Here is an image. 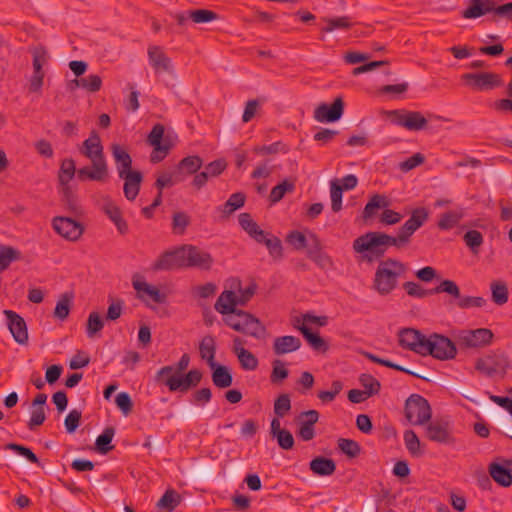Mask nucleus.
<instances>
[{
    "mask_svg": "<svg viewBox=\"0 0 512 512\" xmlns=\"http://www.w3.org/2000/svg\"><path fill=\"white\" fill-rule=\"evenodd\" d=\"M20 252L11 246H3L0 251V273L6 270L11 262L20 259Z\"/></svg>",
    "mask_w": 512,
    "mask_h": 512,
    "instance_id": "47",
    "label": "nucleus"
},
{
    "mask_svg": "<svg viewBox=\"0 0 512 512\" xmlns=\"http://www.w3.org/2000/svg\"><path fill=\"white\" fill-rule=\"evenodd\" d=\"M77 87H81L88 92L95 93L98 92L102 87V79L97 74H91L87 77L80 78L78 82H76Z\"/></svg>",
    "mask_w": 512,
    "mask_h": 512,
    "instance_id": "54",
    "label": "nucleus"
},
{
    "mask_svg": "<svg viewBox=\"0 0 512 512\" xmlns=\"http://www.w3.org/2000/svg\"><path fill=\"white\" fill-rule=\"evenodd\" d=\"M304 338L307 340V342L311 345V347L314 350L317 351H326L327 345L324 341V339L318 334L313 333L310 328H308L306 325H302L298 327Z\"/></svg>",
    "mask_w": 512,
    "mask_h": 512,
    "instance_id": "44",
    "label": "nucleus"
},
{
    "mask_svg": "<svg viewBox=\"0 0 512 512\" xmlns=\"http://www.w3.org/2000/svg\"><path fill=\"white\" fill-rule=\"evenodd\" d=\"M148 60L155 73H173L174 67L170 57L158 45H150L147 50Z\"/></svg>",
    "mask_w": 512,
    "mask_h": 512,
    "instance_id": "21",
    "label": "nucleus"
},
{
    "mask_svg": "<svg viewBox=\"0 0 512 512\" xmlns=\"http://www.w3.org/2000/svg\"><path fill=\"white\" fill-rule=\"evenodd\" d=\"M104 327L100 314L93 311L89 314L86 324V332L89 338H94Z\"/></svg>",
    "mask_w": 512,
    "mask_h": 512,
    "instance_id": "51",
    "label": "nucleus"
},
{
    "mask_svg": "<svg viewBox=\"0 0 512 512\" xmlns=\"http://www.w3.org/2000/svg\"><path fill=\"white\" fill-rule=\"evenodd\" d=\"M132 285L137 292V298L141 301H146L145 295H147L155 303L162 304L166 302L167 297L164 293H161L157 287L140 280L138 275L133 276Z\"/></svg>",
    "mask_w": 512,
    "mask_h": 512,
    "instance_id": "23",
    "label": "nucleus"
},
{
    "mask_svg": "<svg viewBox=\"0 0 512 512\" xmlns=\"http://www.w3.org/2000/svg\"><path fill=\"white\" fill-rule=\"evenodd\" d=\"M223 320L234 331L256 339H262L267 334L266 327L257 317L241 309L232 315L225 316Z\"/></svg>",
    "mask_w": 512,
    "mask_h": 512,
    "instance_id": "5",
    "label": "nucleus"
},
{
    "mask_svg": "<svg viewBox=\"0 0 512 512\" xmlns=\"http://www.w3.org/2000/svg\"><path fill=\"white\" fill-rule=\"evenodd\" d=\"M403 288L407 294L412 297L425 298L433 295V289H424L420 284L413 281L405 282Z\"/></svg>",
    "mask_w": 512,
    "mask_h": 512,
    "instance_id": "60",
    "label": "nucleus"
},
{
    "mask_svg": "<svg viewBox=\"0 0 512 512\" xmlns=\"http://www.w3.org/2000/svg\"><path fill=\"white\" fill-rule=\"evenodd\" d=\"M469 7L461 12L463 18L474 19L486 15L482 0H469Z\"/></svg>",
    "mask_w": 512,
    "mask_h": 512,
    "instance_id": "62",
    "label": "nucleus"
},
{
    "mask_svg": "<svg viewBox=\"0 0 512 512\" xmlns=\"http://www.w3.org/2000/svg\"><path fill=\"white\" fill-rule=\"evenodd\" d=\"M114 434L115 429L113 427H106L103 433L97 437L95 446L100 453L107 454L114 448V446L111 445Z\"/></svg>",
    "mask_w": 512,
    "mask_h": 512,
    "instance_id": "43",
    "label": "nucleus"
},
{
    "mask_svg": "<svg viewBox=\"0 0 512 512\" xmlns=\"http://www.w3.org/2000/svg\"><path fill=\"white\" fill-rule=\"evenodd\" d=\"M184 267V246L161 254L153 263L154 271H167Z\"/></svg>",
    "mask_w": 512,
    "mask_h": 512,
    "instance_id": "18",
    "label": "nucleus"
},
{
    "mask_svg": "<svg viewBox=\"0 0 512 512\" xmlns=\"http://www.w3.org/2000/svg\"><path fill=\"white\" fill-rule=\"evenodd\" d=\"M173 371L174 366L168 365L159 369L155 375L156 383L167 386L171 392H187L190 388L196 387L203 376L198 369H192L184 375H177Z\"/></svg>",
    "mask_w": 512,
    "mask_h": 512,
    "instance_id": "4",
    "label": "nucleus"
},
{
    "mask_svg": "<svg viewBox=\"0 0 512 512\" xmlns=\"http://www.w3.org/2000/svg\"><path fill=\"white\" fill-rule=\"evenodd\" d=\"M211 369L212 382L216 387L224 389L232 385L233 377L227 366L216 363V366Z\"/></svg>",
    "mask_w": 512,
    "mask_h": 512,
    "instance_id": "32",
    "label": "nucleus"
},
{
    "mask_svg": "<svg viewBox=\"0 0 512 512\" xmlns=\"http://www.w3.org/2000/svg\"><path fill=\"white\" fill-rule=\"evenodd\" d=\"M256 242L265 244L274 260H281L283 258V247L278 237L264 232L263 239L256 240Z\"/></svg>",
    "mask_w": 512,
    "mask_h": 512,
    "instance_id": "36",
    "label": "nucleus"
},
{
    "mask_svg": "<svg viewBox=\"0 0 512 512\" xmlns=\"http://www.w3.org/2000/svg\"><path fill=\"white\" fill-rule=\"evenodd\" d=\"M389 116L395 124L411 131H419L427 126V119L418 111L393 110Z\"/></svg>",
    "mask_w": 512,
    "mask_h": 512,
    "instance_id": "15",
    "label": "nucleus"
},
{
    "mask_svg": "<svg viewBox=\"0 0 512 512\" xmlns=\"http://www.w3.org/2000/svg\"><path fill=\"white\" fill-rule=\"evenodd\" d=\"M422 356L430 355L441 361L452 360L457 355L455 343L442 334L432 333L426 337Z\"/></svg>",
    "mask_w": 512,
    "mask_h": 512,
    "instance_id": "7",
    "label": "nucleus"
},
{
    "mask_svg": "<svg viewBox=\"0 0 512 512\" xmlns=\"http://www.w3.org/2000/svg\"><path fill=\"white\" fill-rule=\"evenodd\" d=\"M289 375L288 369L285 367V363L280 359H275L272 362V371L270 374V381L272 384L282 383Z\"/></svg>",
    "mask_w": 512,
    "mask_h": 512,
    "instance_id": "50",
    "label": "nucleus"
},
{
    "mask_svg": "<svg viewBox=\"0 0 512 512\" xmlns=\"http://www.w3.org/2000/svg\"><path fill=\"white\" fill-rule=\"evenodd\" d=\"M246 196L242 192L233 193L223 205L221 211L223 216L228 217L237 209L244 206Z\"/></svg>",
    "mask_w": 512,
    "mask_h": 512,
    "instance_id": "45",
    "label": "nucleus"
},
{
    "mask_svg": "<svg viewBox=\"0 0 512 512\" xmlns=\"http://www.w3.org/2000/svg\"><path fill=\"white\" fill-rule=\"evenodd\" d=\"M102 211L115 224L118 232L125 235L128 232V224L122 216L121 209L109 198L104 199Z\"/></svg>",
    "mask_w": 512,
    "mask_h": 512,
    "instance_id": "25",
    "label": "nucleus"
},
{
    "mask_svg": "<svg viewBox=\"0 0 512 512\" xmlns=\"http://www.w3.org/2000/svg\"><path fill=\"white\" fill-rule=\"evenodd\" d=\"M405 417L412 425H424L432 416L428 401L419 394H412L405 402Z\"/></svg>",
    "mask_w": 512,
    "mask_h": 512,
    "instance_id": "8",
    "label": "nucleus"
},
{
    "mask_svg": "<svg viewBox=\"0 0 512 512\" xmlns=\"http://www.w3.org/2000/svg\"><path fill=\"white\" fill-rule=\"evenodd\" d=\"M3 314L7 318V325L14 340L20 345L27 344L28 330L24 318L12 310H4Z\"/></svg>",
    "mask_w": 512,
    "mask_h": 512,
    "instance_id": "20",
    "label": "nucleus"
},
{
    "mask_svg": "<svg viewBox=\"0 0 512 512\" xmlns=\"http://www.w3.org/2000/svg\"><path fill=\"white\" fill-rule=\"evenodd\" d=\"M237 294L231 290L223 291L218 297L214 308L222 315H232L238 309Z\"/></svg>",
    "mask_w": 512,
    "mask_h": 512,
    "instance_id": "29",
    "label": "nucleus"
},
{
    "mask_svg": "<svg viewBox=\"0 0 512 512\" xmlns=\"http://www.w3.org/2000/svg\"><path fill=\"white\" fill-rule=\"evenodd\" d=\"M343 187H340L338 179L330 183L331 209L333 212H339L342 209Z\"/></svg>",
    "mask_w": 512,
    "mask_h": 512,
    "instance_id": "52",
    "label": "nucleus"
},
{
    "mask_svg": "<svg viewBox=\"0 0 512 512\" xmlns=\"http://www.w3.org/2000/svg\"><path fill=\"white\" fill-rule=\"evenodd\" d=\"M112 156L115 161V165L119 176L133 172L132 170V158L127 150L118 143H112L110 146Z\"/></svg>",
    "mask_w": 512,
    "mask_h": 512,
    "instance_id": "24",
    "label": "nucleus"
},
{
    "mask_svg": "<svg viewBox=\"0 0 512 512\" xmlns=\"http://www.w3.org/2000/svg\"><path fill=\"white\" fill-rule=\"evenodd\" d=\"M425 436L430 441L439 444L453 445L455 443L451 423L444 418L428 421L425 427Z\"/></svg>",
    "mask_w": 512,
    "mask_h": 512,
    "instance_id": "10",
    "label": "nucleus"
},
{
    "mask_svg": "<svg viewBox=\"0 0 512 512\" xmlns=\"http://www.w3.org/2000/svg\"><path fill=\"white\" fill-rule=\"evenodd\" d=\"M80 153L91 161V166H85L77 170L80 181L105 182L108 178V165L104 156L103 145L96 131L83 142Z\"/></svg>",
    "mask_w": 512,
    "mask_h": 512,
    "instance_id": "2",
    "label": "nucleus"
},
{
    "mask_svg": "<svg viewBox=\"0 0 512 512\" xmlns=\"http://www.w3.org/2000/svg\"><path fill=\"white\" fill-rule=\"evenodd\" d=\"M189 18L195 23H207L218 19V14L207 9L189 11Z\"/></svg>",
    "mask_w": 512,
    "mask_h": 512,
    "instance_id": "61",
    "label": "nucleus"
},
{
    "mask_svg": "<svg viewBox=\"0 0 512 512\" xmlns=\"http://www.w3.org/2000/svg\"><path fill=\"white\" fill-rule=\"evenodd\" d=\"M76 171L75 162L73 159H64L61 163L58 180L62 187L69 186L70 180L74 177Z\"/></svg>",
    "mask_w": 512,
    "mask_h": 512,
    "instance_id": "41",
    "label": "nucleus"
},
{
    "mask_svg": "<svg viewBox=\"0 0 512 512\" xmlns=\"http://www.w3.org/2000/svg\"><path fill=\"white\" fill-rule=\"evenodd\" d=\"M492 301L501 306L508 301V287L503 281H493L490 285Z\"/></svg>",
    "mask_w": 512,
    "mask_h": 512,
    "instance_id": "46",
    "label": "nucleus"
},
{
    "mask_svg": "<svg viewBox=\"0 0 512 512\" xmlns=\"http://www.w3.org/2000/svg\"><path fill=\"white\" fill-rule=\"evenodd\" d=\"M398 337L399 345L402 348L422 355L425 348L426 335L414 328H403L399 331Z\"/></svg>",
    "mask_w": 512,
    "mask_h": 512,
    "instance_id": "16",
    "label": "nucleus"
},
{
    "mask_svg": "<svg viewBox=\"0 0 512 512\" xmlns=\"http://www.w3.org/2000/svg\"><path fill=\"white\" fill-rule=\"evenodd\" d=\"M285 241L295 250H302L307 246V239L305 235L297 230L290 231L287 234Z\"/></svg>",
    "mask_w": 512,
    "mask_h": 512,
    "instance_id": "64",
    "label": "nucleus"
},
{
    "mask_svg": "<svg viewBox=\"0 0 512 512\" xmlns=\"http://www.w3.org/2000/svg\"><path fill=\"white\" fill-rule=\"evenodd\" d=\"M294 189H295L294 182H291L289 180H284L283 182H281L280 184H278L272 188L270 195H269V200L273 204L277 203L284 197V195L287 192H293Z\"/></svg>",
    "mask_w": 512,
    "mask_h": 512,
    "instance_id": "49",
    "label": "nucleus"
},
{
    "mask_svg": "<svg viewBox=\"0 0 512 512\" xmlns=\"http://www.w3.org/2000/svg\"><path fill=\"white\" fill-rule=\"evenodd\" d=\"M33 55V75L30 79L29 90L31 92H40L43 86L45 73L43 65L48 61V53L45 47L37 46L32 49Z\"/></svg>",
    "mask_w": 512,
    "mask_h": 512,
    "instance_id": "14",
    "label": "nucleus"
},
{
    "mask_svg": "<svg viewBox=\"0 0 512 512\" xmlns=\"http://www.w3.org/2000/svg\"><path fill=\"white\" fill-rule=\"evenodd\" d=\"M54 230L64 239L75 242L82 236L84 226L71 217L56 216L52 220Z\"/></svg>",
    "mask_w": 512,
    "mask_h": 512,
    "instance_id": "13",
    "label": "nucleus"
},
{
    "mask_svg": "<svg viewBox=\"0 0 512 512\" xmlns=\"http://www.w3.org/2000/svg\"><path fill=\"white\" fill-rule=\"evenodd\" d=\"M494 339V333L488 328L463 330L459 333L458 341L466 348H483L489 346Z\"/></svg>",
    "mask_w": 512,
    "mask_h": 512,
    "instance_id": "12",
    "label": "nucleus"
},
{
    "mask_svg": "<svg viewBox=\"0 0 512 512\" xmlns=\"http://www.w3.org/2000/svg\"><path fill=\"white\" fill-rule=\"evenodd\" d=\"M291 409V400L289 394H281L274 402V413L279 417H284Z\"/></svg>",
    "mask_w": 512,
    "mask_h": 512,
    "instance_id": "63",
    "label": "nucleus"
},
{
    "mask_svg": "<svg viewBox=\"0 0 512 512\" xmlns=\"http://www.w3.org/2000/svg\"><path fill=\"white\" fill-rule=\"evenodd\" d=\"M213 263L212 256L196 246L184 245V267L208 270Z\"/></svg>",
    "mask_w": 512,
    "mask_h": 512,
    "instance_id": "17",
    "label": "nucleus"
},
{
    "mask_svg": "<svg viewBox=\"0 0 512 512\" xmlns=\"http://www.w3.org/2000/svg\"><path fill=\"white\" fill-rule=\"evenodd\" d=\"M390 201L387 196L382 194H374L364 207L362 217L364 220L372 218L378 209L387 208Z\"/></svg>",
    "mask_w": 512,
    "mask_h": 512,
    "instance_id": "34",
    "label": "nucleus"
},
{
    "mask_svg": "<svg viewBox=\"0 0 512 512\" xmlns=\"http://www.w3.org/2000/svg\"><path fill=\"white\" fill-rule=\"evenodd\" d=\"M203 165V160L197 155L184 157L178 164L180 171H185L187 174L196 173Z\"/></svg>",
    "mask_w": 512,
    "mask_h": 512,
    "instance_id": "48",
    "label": "nucleus"
},
{
    "mask_svg": "<svg viewBox=\"0 0 512 512\" xmlns=\"http://www.w3.org/2000/svg\"><path fill=\"white\" fill-rule=\"evenodd\" d=\"M463 216L462 210L445 212L440 216L437 226L440 230H450L459 224Z\"/></svg>",
    "mask_w": 512,
    "mask_h": 512,
    "instance_id": "38",
    "label": "nucleus"
},
{
    "mask_svg": "<svg viewBox=\"0 0 512 512\" xmlns=\"http://www.w3.org/2000/svg\"><path fill=\"white\" fill-rule=\"evenodd\" d=\"M489 474L492 479L503 487H509L512 484V470L502 464L493 462L489 465Z\"/></svg>",
    "mask_w": 512,
    "mask_h": 512,
    "instance_id": "31",
    "label": "nucleus"
},
{
    "mask_svg": "<svg viewBox=\"0 0 512 512\" xmlns=\"http://www.w3.org/2000/svg\"><path fill=\"white\" fill-rule=\"evenodd\" d=\"M313 245L307 250V256L321 269L332 268L333 261L331 257L323 251L321 241L316 235L311 236Z\"/></svg>",
    "mask_w": 512,
    "mask_h": 512,
    "instance_id": "26",
    "label": "nucleus"
},
{
    "mask_svg": "<svg viewBox=\"0 0 512 512\" xmlns=\"http://www.w3.org/2000/svg\"><path fill=\"white\" fill-rule=\"evenodd\" d=\"M461 79L476 91L492 90L502 85L500 75L493 72L465 73Z\"/></svg>",
    "mask_w": 512,
    "mask_h": 512,
    "instance_id": "11",
    "label": "nucleus"
},
{
    "mask_svg": "<svg viewBox=\"0 0 512 512\" xmlns=\"http://www.w3.org/2000/svg\"><path fill=\"white\" fill-rule=\"evenodd\" d=\"M390 201L387 196L382 194H374L364 207L362 217L364 220L372 218L378 209L387 208Z\"/></svg>",
    "mask_w": 512,
    "mask_h": 512,
    "instance_id": "33",
    "label": "nucleus"
},
{
    "mask_svg": "<svg viewBox=\"0 0 512 512\" xmlns=\"http://www.w3.org/2000/svg\"><path fill=\"white\" fill-rule=\"evenodd\" d=\"M344 111V102L341 97H337L331 105L320 104L314 111V118L321 123H330L338 121Z\"/></svg>",
    "mask_w": 512,
    "mask_h": 512,
    "instance_id": "19",
    "label": "nucleus"
},
{
    "mask_svg": "<svg viewBox=\"0 0 512 512\" xmlns=\"http://www.w3.org/2000/svg\"><path fill=\"white\" fill-rule=\"evenodd\" d=\"M360 384L364 387V391L369 397L377 395L380 392V382L370 374H361L359 377Z\"/></svg>",
    "mask_w": 512,
    "mask_h": 512,
    "instance_id": "53",
    "label": "nucleus"
},
{
    "mask_svg": "<svg viewBox=\"0 0 512 512\" xmlns=\"http://www.w3.org/2000/svg\"><path fill=\"white\" fill-rule=\"evenodd\" d=\"M510 368L511 360L501 350L491 351L485 357L477 358L475 361V369L488 377L499 374L503 378Z\"/></svg>",
    "mask_w": 512,
    "mask_h": 512,
    "instance_id": "6",
    "label": "nucleus"
},
{
    "mask_svg": "<svg viewBox=\"0 0 512 512\" xmlns=\"http://www.w3.org/2000/svg\"><path fill=\"white\" fill-rule=\"evenodd\" d=\"M429 211L419 207L412 211L410 218L399 228L397 236L383 232H367L353 241V249L362 254V260L372 263L381 259L390 246L398 249L406 247L413 234L428 220Z\"/></svg>",
    "mask_w": 512,
    "mask_h": 512,
    "instance_id": "1",
    "label": "nucleus"
},
{
    "mask_svg": "<svg viewBox=\"0 0 512 512\" xmlns=\"http://www.w3.org/2000/svg\"><path fill=\"white\" fill-rule=\"evenodd\" d=\"M463 240L465 244L471 249V251L475 254L479 252V248L483 244V235L478 230H469L464 236Z\"/></svg>",
    "mask_w": 512,
    "mask_h": 512,
    "instance_id": "58",
    "label": "nucleus"
},
{
    "mask_svg": "<svg viewBox=\"0 0 512 512\" xmlns=\"http://www.w3.org/2000/svg\"><path fill=\"white\" fill-rule=\"evenodd\" d=\"M165 128L162 124H155L150 131L147 142L153 147L150 155L152 163L161 162L172 148V143L168 138H163Z\"/></svg>",
    "mask_w": 512,
    "mask_h": 512,
    "instance_id": "9",
    "label": "nucleus"
},
{
    "mask_svg": "<svg viewBox=\"0 0 512 512\" xmlns=\"http://www.w3.org/2000/svg\"><path fill=\"white\" fill-rule=\"evenodd\" d=\"M199 351L201 358L207 361L210 368L216 366V343L215 339L212 336L208 335L202 339L199 345Z\"/></svg>",
    "mask_w": 512,
    "mask_h": 512,
    "instance_id": "35",
    "label": "nucleus"
},
{
    "mask_svg": "<svg viewBox=\"0 0 512 512\" xmlns=\"http://www.w3.org/2000/svg\"><path fill=\"white\" fill-rule=\"evenodd\" d=\"M432 289L433 294L447 293L448 295L452 296L454 299L457 300H459L461 296L460 288L458 287V285L454 281L448 279L441 281L438 286Z\"/></svg>",
    "mask_w": 512,
    "mask_h": 512,
    "instance_id": "56",
    "label": "nucleus"
},
{
    "mask_svg": "<svg viewBox=\"0 0 512 512\" xmlns=\"http://www.w3.org/2000/svg\"><path fill=\"white\" fill-rule=\"evenodd\" d=\"M301 347V340L292 335L276 337L273 341V353L277 356L292 353Z\"/></svg>",
    "mask_w": 512,
    "mask_h": 512,
    "instance_id": "27",
    "label": "nucleus"
},
{
    "mask_svg": "<svg viewBox=\"0 0 512 512\" xmlns=\"http://www.w3.org/2000/svg\"><path fill=\"white\" fill-rule=\"evenodd\" d=\"M124 180V195L129 201H133L139 194L143 175L140 171H133L123 176H119Z\"/></svg>",
    "mask_w": 512,
    "mask_h": 512,
    "instance_id": "28",
    "label": "nucleus"
},
{
    "mask_svg": "<svg viewBox=\"0 0 512 512\" xmlns=\"http://www.w3.org/2000/svg\"><path fill=\"white\" fill-rule=\"evenodd\" d=\"M337 444L338 449L350 458L357 457L361 452L360 445L352 439L339 438Z\"/></svg>",
    "mask_w": 512,
    "mask_h": 512,
    "instance_id": "55",
    "label": "nucleus"
},
{
    "mask_svg": "<svg viewBox=\"0 0 512 512\" xmlns=\"http://www.w3.org/2000/svg\"><path fill=\"white\" fill-rule=\"evenodd\" d=\"M239 224L255 241L263 239L265 231L260 229L249 213L239 215Z\"/></svg>",
    "mask_w": 512,
    "mask_h": 512,
    "instance_id": "37",
    "label": "nucleus"
},
{
    "mask_svg": "<svg viewBox=\"0 0 512 512\" xmlns=\"http://www.w3.org/2000/svg\"><path fill=\"white\" fill-rule=\"evenodd\" d=\"M309 468L315 475L330 476L336 470V463L331 458L318 456L310 461Z\"/></svg>",
    "mask_w": 512,
    "mask_h": 512,
    "instance_id": "30",
    "label": "nucleus"
},
{
    "mask_svg": "<svg viewBox=\"0 0 512 512\" xmlns=\"http://www.w3.org/2000/svg\"><path fill=\"white\" fill-rule=\"evenodd\" d=\"M323 21L327 24L321 30L322 32L329 33L336 29L349 30L353 24L349 16H341L336 18H324Z\"/></svg>",
    "mask_w": 512,
    "mask_h": 512,
    "instance_id": "42",
    "label": "nucleus"
},
{
    "mask_svg": "<svg viewBox=\"0 0 512 512\" xmlns=\"http://www.w3.org/2000/svg\"><path fill=\"white\" fill-rule=\"evenodd\" d=\"M406 271V265L399 260L388 258L381 261L375 272L373 288L382 296L390 294L397 287L398 278Z\"/></svg>",
    "mask_w": 512,
    "mask_h": 512,
    "instance_id": "3",
    "label": "nucleus"
},
{
    "mask_svg": "<svg viewBox=\"0 0 512 512\" xmlns=\"http://www.w3.org/2000/svg\"><path fill=\"white\" fill-rule=\"evenodd\" d=\"M62 201L67 210H69L73 215H79L82 213V207L79 204L77 196L72 191L70 186L62 187Z\"/></svg>",
    "mask_w": 512,
    "mask_h": 512,
    "instance_id": "40",
    "label": "nucleus"
},
{
    "mask_svg": "<svg viewBox=\"0 0 512 512\" xmlns=\"http://www.w3.org/2000/svg\"><path fill=\"white\" fill-rule=\"evenodd\" d=\"M318 420L319 412L316 410H307L298 415L299 428L297 434L303 441H310L315 437L314 425Z\"/></svg>",
    "mask_w": 512,
    "mask_h": 512,
    "instance_id": "22",
    "label": "nucleus"
},
{
    "mask_svg": "<svg viewBox=\"0 0 512 512\" xmlns=\"http://www.w3.org/2000/svg\"><path fill=\"white\" fill-rule=\"evenodd\" d=\"M404 442L407 450L413 455V456H420L422 455L421 451V443L416 435V433L413 430H406L404 432Z\"/></svg>",
    "mask_w": 512,
    "mask_h": 512,
    "instance_id": "57",
    "label": "nucleus"
},
{
    "mask_svg": "<svg viewBox=\"0 0 512 512\" xmlns=\"http://www.w3.org/2000/svg\"><path fill=\"white\" fill-rule=\"evenodd\" d=\"M181 500V496L175 490L168 489L159 499L156 506L158 509H165L167 512H172L180 504Z\"/></svg>",
    "mask_w": 512,
    "mask_h": 512,
    "instance_id": "39",
    "label": "nucleus"
},
{
    "mask_svg": "<svg viewBox=\"0 0 512 512\" xmlns=\"http://www.w3.org/2000/svg\"><path fill=\"white\" fill-rule=\"evenodd\" d=\"M240 366L244 370L253 371L258 367L257 357L247 349H241L239 355H237Z\"/></svg>",
    "mask_w": 512,
    "mask_h": 512,
    "instance_id": "59",
    "label": "nucleus"
}]
</instances>
